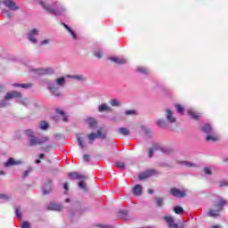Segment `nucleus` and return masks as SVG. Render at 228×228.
I'll return each instance as SVG.
<instances>
[{"label":"nucleus","mask_w":228,"mask_h":228,"mask_svg":"<svg viewBox=\"0 0 228 228\" xmlns=\"http://www.w3.org/2000/svg\"><path fill=\"white\" fill-rule=\"evenodd\" d=\"M40 4L48 13H53V15H63L65 13V9L59 2H55L52 5H47L45 2L40 1Z\"/></svg>","instance_id":"nucleus-1"},{"label":"nucleus","mask_w":228,"mask_h":228,"mask_svg":"<svg viewBox=\"0 0 228 228\" xmlns=\"http://www.w3.org/2000/svg\"><path fill=\"white\" fill-rule=\"evenodd\" d=\"M25 134L28 136V142L31 146L42 145V143H45V142L49 141V138L45 136L40 138L35 137V133L31 129L26 130Z\"/></svg>","instance_id":"nucleus-2"},{"label":"nucleus","mask_w":228,"mask_h":228,"mask_svg":"<svg viewBox=\"0 0 228 228\" xmlns=\"http://www.w3.org/2000/svg\"><path fill=\"white\" fill-rule=\"evenodd\" d=\"M63 85H65V77H61L57 78L55 82H49L48 88L55 97H60V87L58 86H63Z\"/></svg>","instance_id":"nucleus-3"},{"label":"nucleus","mask_w":228,"mask_h":228,"mask_svg":"<svg viewBox=\"0 0 228 228\" xmlns=\"http://www.w3.org/2000/svg\"><path fill=\"white\" fill-rule=\"evenodd\" d=\"M201 131L208 134L206 138L207 142H218V140H220V137L215 134V130L209 124H206L205 126H201Z\"/></svg>","instance_id":"nucleus-4"},{"label":"nucleus","mask_w":228,"mask_h":228,"mask_svg":"<svg viewBox=\"0 0 228 228\" xmlns=\"http://www.w3.org/2000/svg\"><path fill=\"white\" fill-rule=\"evenodd\" d=\"M225 204H227V201L222 198H219L217 203L215 205V208H216V209H210L208 211V216H220V211L224 210V207L225 206Z\"/></svg>","instance_id":"nucleus-5"},{"label":"nucleus","mask_w":228,"mask_h":228,"mask_svg":"<svg viewBox=\"0 0 228 228\" xmlns=\"http://www.w3.org/2000/svg\"><path fill=\"white\" fill-rule=\"evenodd\" d=\"M155 151H160L164 154H170L172 152V149L167 146H161L159 143L153 144V148H150L149 150V158H152Z\"/></svg>","instance_id":"nucleus-6"},{"label":"nucleus","mask_w":228,"mask_h":228,"mask_svg":"<svg viewBox=\"0 0 228 228\" xmlns=\"http://www.w3.org/2000/svg\"><path fill=\"white\" fill-rule=\"evenodd\" d=\"M22 94L20 92L12 91L6 94L4 100L0 102V108H4L8 104V100L10 99H20Z\"/></svg>","instance_id":"nucleus-7"},{"label":"nucleus","mask_w":228,"mask_h":228,"mask_svg":"<svg viewBox=\"0 0 228 228\" xmlns=\"http://www.w3.org/2000/svg\"><path fill=\"white\" fill-rule=\"evenodd\" d=\"M87 138L89 140V143L93 144L94 140H97V138H106V134H102V130H98V132L95 133H91L89 134H87Z\"/></svg>","instance_id":"nucleus-8"},{"label":"nucleus","mask_w":228,"mask_h":228,"mask_svg":"<svg viewBox=\"0 0 228 228\" xmlns=\"http://www.w3.org/2000/svg\"><path fill=\"white\" fill-rule=\"evenodd\" d=\"M157 174H158V171L156 169H150L144 173L140 174L139 179H140V181H143V179H147V178L151 177V175H157Z\"/></svg>","instance_id":"nucleus-9"},{"label":"nucleus","mask_w":228,"mask_h":228,"mask_svg":"<svg viewBox=\"0 0 228 228\" xmlns=\"http://www.w3.org/2000/svg\"><path fill=\"white\" fill-rule=\"evenodd\" d=\"M3 4H4L6 8H9V10H12V12L19 10V6H17V4L13 0H4Z\"/></svg>","instance_id":"nucleus-10"},{"label":"nucleus","mask_w":228,"mask_h":228,"mask_svg":"<svg viewBox=\"0 0 228 228\" xmlns=\"http://www.w3.org/2000/svg\"><path fill=\"white\" fill-rule=\"evenodd\" d=\"M173 197H176L177 199H183L186 195V192L184 191H181L176 188H172L170 191Z\"/></svg>","instance_id":"nucleus-11"},{"label":"nucleus","mask_w":228,"mask_h":228,"mask_svg":"<svg viewBox=\"0 0 228 228\" xmlns=\"http://www.w3.org/2000/svg\"><path fill=\"white\" fill-rule=\"evenodd\" d=\"M38 35V30L34 28L28 34V38L32 44H37V38H35Z\"/></svg>","instance_id":"nucleus-12"},{"label":"nucleus","mask_w":228,"mask_h":228,"mask_svg":"<svg viewBox=\"0 0 228 228\" xmlns=\"http://www.w3.org/2000/svg\"><path fill=\"white\" fill-rule=\"evenodd\" d=\"M37 74H39V76H44L45 74L51 75L54 73V70L52 68H46V69H36Z\"/></svg>","instance_id":"nucleus-13"},{"label":"nucleus","mask_w":228,"mask_h":228,"mask_svg":"<svg viewBox=\"0 0 228 228\" xmlns=\"http://www.w3.org/2000/svg\"><path fill=\"white\" fill-rule=\"evenodd\" d=\"M164 219L167 223L169 228H179V225H177V224L174 223V217L165 216Z\"/></svg>","instance_id":"nucleus-14"},{"label":"nucleus","mask_w":228,"mask_h":228,"mask_svg":"<svg viewBox=\"0 0 228 228\" xmlns=\"http://www.w3.org/2000/svg\"><path fill=\"white\" fill-rule=\"evenodd\" d=\"M110 61H114V63H118V65H124V63H127V61L122 57H110Z\"/></svg>","instance_id":"nucleus-15"},{"label":"nucleus","mask_w":228,"mask_h":228,"mask_svg":"<svg viewBox=\"0 0 228 228\" xmlns=\"http://www.w3.org/2000/svg\"><path fill=\"white\" fill-rule=\"evenodd\" d=\"M47 209H49L50 211H61V206L55 202H52L48 205Z\"/></svg>","instance_id":"nucleus-16"},{"label":"nucleus","mask_w":228,"mask_h":228,"mask_svg":"<svg viewBox=\"0 0 228 228\" xmlns=\"http://www.w3.org/2000/svg\"><path fill=\"white\" fill-rule=\"evenodd\" d=\"M20 163H22V161H20V160L15 161V159H13V158H10V159L4 163V167H12V165H20Z\"/></svg>","instance_id":"nucleus-17"},{"label":"nucleus","mask_w":228,"mask_h":228,"mask_svg":"<svg viewBox=\"0 0 228 228\" xmlns=\"http://www.w3.org/2000/svg\"><path fill=\"white\" fill-rule=\"evenodd\" d=\"M86 122L87 125H89V127H91V129H95V126H97V121H95L94 118H89L86 119Z\"/></svg>","instance_id":"nucleus-18"},{"label":"nucleus","mask_w":228,"mask_h":228,"mask_svg":"<svg viewBox=\"0 0 228 228\" xmlns=\"http://www.w3.org/2000/svg\"><path fill=\"white\" fill-rule=\"evenodd\" d=\"M69 179H78V180H82V179H85V175H80V174H78V173H76V172H74V173H69Z\"/></svg>","instance_id":"nucleus-19"},{"label":"nucleus","mask_w":228,"mask_h":228,"mask_svg":"<svg viewBox=\"0 0 228 228\" xmlns=\"http://www.w3.org/2000/svg\"><path fill=\"white\" fill-rule=\"evenodd\" d=\"M188 115L193 118V120H199V118H200V113H195V111H193V110L190 109L188 110Z\"/></svg>","instance_id":"nucleus-20"},{"label":"nucleus","mask_w":228,"mask_h":228,"mask_svg":"<svg viewBox=\"0 0 228 228\" xmlns=\"http://www.w3.org/2000/svg\"><path fill=\"white\" fill-rule=\"evenodd\" d=\"M56 114L61 115V117L62 118L63 122H67L69 120L68 117H67V114H65V111H63L60 109H56Z\"/></svg>","instance_id":"nucleus-21"},{"label":"nucleus","mask_w":228,"mask_h":228,"mask_svg":"<svg viewBox=\"0 0 228 228\" xmlns=\"http://www.w3.org/2000/svg\"><path fill=\"white\" fill-rule=\"evenodd\" d=\"M133 193L134 195H142V185L141 184H136L134 189H133Z\"/></svg>","instance_id":"nucleus-22"},{"label":"nucleus","mask_w":228,"mask_h":228,"mask_svg":"<svg viewBox=\"0 0 228 228\" xmlns=\"http://www.w3.org/2000/svg\"><path fill=\"white\" fill-rule=\"evenodd\" d=\"M118 133H119V134H122L123 136H129V129L126 127L118 128Z\"/></svg>","instance_id":"nucleus-23"},{"label":"nucleus","mask_w":228,"mask_h":228,"mask_svg":"<svg viewBox=\"0 0 228 228\" xmlns=\"http://www.w3.org/2000/svg\"><path fill=\"white\" fill-rule=\"evenodd\" d=\"M155 201L157 204V208H162L164 202H165V199L163 198H159V197H155Z\"/></svg>","instance_id":"nucleus-24"},{"label":"nucleus","mask_w":228,"mask_h":228,"mask_svg":"<svg viewBox=\"0 0 228 228\" xmlns=\"http://www.w3.org/2000/svg\"><path fill=\"white\" fill-rule=\"evenodd\" d=\"M12 86L16 88H31V84H12Z\"/></svg>","instance_id":"nucleus-25"},{"label":"nucleus","mask_w":228,"mask_h":228,"mask_svg":"<svg viewBox=\"0 0 228 228\" xmlns=\"http://www.w3.org/2000/svg\"><path fill=\"white\" fill-rule=\"evenodd\" d=\"M62 25L66 29H68L70 32V35L73 37L74 40H76V38H77L76 32H74V30H72V28H70V27H69L67 24L62 23Z\"/></svg>","instance_id":"nucleus-26"},{"label":"nucleus","mask_w":228,"mask_h":228,"mask_svg":"<svg viewBox=\"0 0 228 228\" xmlns=\"http://www.w3.org/2000/svg\"><path fill=\"white\" fill-rule=\"evenodd\" d=\"M167 118L171 123L175 122V118L172 117V110H167Z\"/></svg>","instance_id":"nucleus-27"},{"label":"nucleus","mask_w":228,"mask_h":228,"mask_svg":"<svg viewBox=\"0 0 228 228\" xmlns=\"http://www.w3.org/2000/svg\"><path fill=\"white\" fill-rule=\"evenodd\" d=\"M47 193H51V181H49L46 187H43V194L47 195Z\"/></svg>","instance_id":"nucleus-28"},{"label":"nucleus","mask_w":228,"mask_h":228,"mask_svg":"<svg viewBox=\"0 0 228 228\" xmlns=\"http://www.w3.org/2000/svg\"><path fill=\"white\" fill-rule=\"evenodd\" d=\"M77 142L80 149H85L86 147V144L85 143V139L83 137H77Z\"/></svg>","instance_id":"nucleus-29"},{"label":"nucleus","mask_w":228,"mask_h":228,"mask_svg":"<svg viewBox=\"0 0 228 228\" xmlns=\"http://www.w3.org/2000/svg\"><path fill=\"white\" fill-rule=\"evenodd\" d=\"M99 111L102 113V111H110V107L107 104H102L99 106Z\"/></svg>","instance_id":"nucleus-30"},{"label":"nucleus","mask_w":228,"mask_h":228,"mask_svg":"<svg viewBox=\"0 0 228 228\" xmlns=\"http://www.w3.org/2000/svg\"><path fill=\"white\" fill-rule=\"evenodd\" d=\"M174 211L176 215H183V213H184V209H183V208H181L180 206H175L174 208Z\"/></svg>","instance_id":"nucleus-31"},{"label":"nucleus","mask_w":228,"mask_h":228,"mask_svg":"<svg viewBox=\"0 0 228 228\" xmlns=\"http://www.w3.org/2000/svg\"><path fill=\"white\" fill-rule=\"evenodd\" d=\"M119 216H121L122 220H127V210L126 209L119 210Z\"/></svg>","instance_id":"nucleus-32"},{"label":"nucleus","mask_w":228,"mask_h":228,"mask_svg":"<svg viewBox=\"0 0 228 228\" xmlns=\"http://www.w3.org/2000/svg\"><path fill=\"white\" fill-rule=\"evenodd\" d=\"M17 102H19L20 104H22L23 106H28V104H29V100L28 99H19L17 100Z\"/></svg>","instance_id":"nucleus-33"},{"label":"nucleus","mask_w":228,"mask_h":228,"mask_svg":"<svg viewBox=\"0 0 228 228\" xmlns=\"http://www.w3.org/2000/svg\"><path fill=\"white\" fill-rule=\"evenodd\" d=\"M39 127L40 129H43L44 131H45V129L49 128V123H47L46 121H43L40 123Z\"/></svg>","instance_id":"nucleus-34"},{"label":"nucleus","mask_w":228,"mask_h":228,"mask_svg":"<svg viewBox=\"0 0 228 228\" xmlns=\"http://www.w3.org/2000/svg\"><path fill=\"white\" fill-rule=\"evenodd\" d=\"M137 72H140L141 74H149V69L146 68L139 67L137 68Z\"/></svg>","instance_id":"nucleus-35"},{"label":"nucleus","mask_w":228,"mask_h":228,"mask_svg":"<svg viewBox=\"0 0 228 228\" xmlns=\"http://www.w3.org/2000/svg\"><path fill=\"white\" fill-rule=\"evenodd\" d=\"M175 108L177 110V113H180V115H183L184 113V109L183 108V106L176 104Z\"/></svg>","instance_id":"nucleus-36"},{"label":"nucleus","mask_w":228,"mask_h":228,"mask_svg":"<svg viewBox=\"0 0 228 228\" xmlns=\"http://www.w3.org/2000/svg\"><path fill=\"white\" fill-rule=\"evenodd\" d=\"M180 165H184V167H195V164H193L191 162L185 161V160L184 161H181Z\"/></svg>","instance_id":"nucleus-37"},{"label":"nucleus","mask_w":228,"mask_h":228,"mask_svg":"<svg viewBox=\"0 0 228 228\" xmlns=\"http://www.w3.org/2000/svg\"><path fill=\"white\" fill-rule=\"evenodd\" d=\"M68 77H72L73 79H77V81H83L84 77L81 75H76V76H69Z\"/></svg>","instance_id":"nucleus-38"},{"label":"nucleus","mask_w":228,"mask_h":228,"mask_svg":"<svg viewBox=\"0 0 228 228\" xmlns=\"http://www.w3.org/2000/svg\"><path fill=\"white\" fill-rule=\"evenodd\" d=\"M157 125L159 126V127H165V126H167V123L165 122V120L159 119L158 120Z\"/></svg>","instance_id":"nucleus-39"},{"label":"nucleus","mask_w":228,"mask_h":228,"mask_svg":"<svg viewBox=\"0 0 228 228\" xmlns=\"http://www.w3.org/2000/svg\"><path fill=\"white\" fill-rule=\"evenodd\" d=\"M110 105L113 106V107H118L120 106V102H118L117 100L113 99L110 101Z\"/></svg>","instance_id":"nucleus-40"},{"label":"nucleus","mask_w":228,"mask_h":228,"mask_svg":"<svg viewBox=\"0 0 228 228\" xmlns=\"http://www.w3.org/2000/svg\"><path fill=\"white\" fill-rule=\"evenodd\" d=\"M31 172H33V168L32 167H28V170H26L23 174V177H28V175H29V174H31Z\"/></svg>","instance_id":"nucleus-41"},{"label":"nucleus","mask_w":228,"mask_h":228,"mask_svg":"<svg viewBox=\"0 0 228 228\" xmlns=\"http://www.w3.org/2000/svg\"><path fill=\"white\" fill-rule=\"evenodd\" d=\"M1 200H10V195L8 194H0Z\"/></svg>","instance_id":"nucleus-42"},{"label":"nucleus","mask_w":228,"mask_h":228,"mask_svg":"<svg viewBox=\"0 0 228 228\" xmlns=\"http://www.w3.org/2000/svg\"><path fill=\"white\" fill-rule=\"evenodd\" d=\"M21 228H31V226L29 225V223H28V221H24L21 225Z\"/></svg>","instance_id":"nucleus-43"},{"label":"nucleus","mask_w":228,"mask_h":228,"mask_svg":"<svg viewBox=\"0 0 228 228\" xmlns=\"http://www.w3.org/2000/svg\"><path fill=\"white\" fill-rule=\"evenodd\" d=\"M15 213H16L17 218H18L19 220H20V218H22V215H20V209L16 208Z\"/></svg>","instance_id":"nucleus-44"},{"label":"nucleus","mask_w":228,"mask_h":228,"mask_svg":"<svg viewBox=\"0 0 228 228\" xmlns=\"http://www.w3.org/2000/svg\"><path fill=\"white\" fill-rule=\"evenodd\" d=\"M116 167L118 168H124V167H126V165L124 164V162H116Z\"/></svg>","instance_id":"nucleus-45"},{"label":"nucleus","mask_w":228,"mask_h":228,"mask_svg":"<svg viewBox=\"0 0 228 228\" xmlns=\"http://www.w3.org/2000/svg\"><path fill=\"white\" fill-rule=\"evenodd\" d=\"M78 186L81 188V190H86V184H85L84 182H79Z\"/></svg>","instance_id":"nucleus-46"},{"label":"nucleus","mask_w":228,"mask_h":228,"mask_svg":"<svg viewBox=\"0 0 228 228\" xmlns=\"http://www.w3.org/2000/svg\"><path fill=\"white\" fill-rule=\"evenodd\" d=\"M94 56H96V58H102V53H101V51H96L94 52Z\"/></svg>","instance_id":"nucleus-47"},{"label":"nucleus","mask_w":228,"mask_h":228,"mask_svg":"<svg viewBox=\"0 0 228 228\" xmlns=\"http://www.w3.org/2000/svg\"><path fill=\"white\" fill-rule=\"evenodd\" d=\"M3 15L8 18L12 17V13H10V11H4Z\"/></svg>","instance_id":"nucleus-48"},{"label":"nucleus","mask_w":228,"mask_h":228,"mask_svg":"<svg viewBox=\"0 0 228 228\" xmlns=\"http://www.w3.org/2000/svg\"><path fill=\"white\" fill-rule=\"evenodd\" d=\"M204 172L207 175H211V169L209 167H205Z\"/></svg>","instance_id":"nucleus-49"},{"label":"nucleus","mask_w":228,"mask_h":228,"mask_svg":"<svg viewBox=\"0 0 228 228\" xmlns=\"http://www.w3.org/2000/svg\"><path fill=\"white\" fill-rule=\"evenodd\" d=\"M63 188L65 190L64 193L65 195H67V191H69V183H65Z\"/></svg>","instance_id":"nucleus-50"},{"label":"nucleus","mask_w":228,"mask_h":228,"mask_svg":"<svg viewBox=\"0 0 228 228\" xmlns=\"http://www.w3.org/2000/svg\"><path fill=\"white\" fill-rule=\"evenodd\" d=\"M126 115H136V111H134V110H126Z\"/></svg>","instance_id":"nucleus-51"},{"label":"nucleus","mask_w":228,"mask_h":228,"mask_svg":"<svg viewBox=\"0 0 228 228\" xmlns=\"http://www.w3.org/2000/svg\"><path fill=\"white\" fill-rule=\"evenodd\" d=\"M84 161H86V162L90 161V155L88 154L84 155Z\"/></svg>","instance_id":"nucleus-52"},{"label":"nucleus","mask_w":228,"mask_h":228,"mask_svg":"<svg viewBox=\"0 0 228 228\" xmlns=\"http://www.w3.org/2000/svg\"><path fill=\"white\" fill-rule=\"evenodd\" d=\"M46 44H49V39H45L41 41V45H46Z\"/></svg>","instance_id":"nucleus-53"},{"label":"nucleus","mask_w":228,"mask_h":228,"mask_svg":"<svg viewBox=\"0 0 228 228\" xmlns=\"http://www.w3.org/2000/svg\"><path fill=\"white\" fill-rule=\"evenodd\" d=\"M44 158H45V154L41 153V154L39 155V159H44Z\"/></svg>","instance_id":"nucleus-54"},{"label":"nucleus","mask_w":228,"mask_h":228,"mask_svg":"<svg viewBox=\"0 0 228 228\" xmlns=\"http://www.w3.org/2000/svg\"><path fill=\"white\" fill-rule=\"evenodd\" d=\"M220 186H227V183L226 182H221L220 183Z\"/></svg>","instance_id":"nucleus-55"},{"label":"nucleus","mask_w":228,"mask_h":228,"mask_svg":"<svg viewBox=\"0 0 228 228\" xmlns=\"http://www.w3.org/2000/svg\"><path fill=\"white\" fill-rule=\"evenodd\" d=\"M148 193H150L151 195H152V193H154V190L149 189V190H148Z\"/></svg>","instance_id":"nucleus-56"},{"label":"nucleus","mask_w":228,"mask_h":228,"mask_svg":"<svg viewBox=\"0 0 228 228\" xmlns=\"http://www.w3.org/2000/svg\"><path fill=\"white\" fill-rule=\"evenodd\" d=\"M40 163H41L40 159H37V160H36V164H37V165H38V164H40Z\"/></svg>","instance_id":"nucleus-57"},{"label":"nucleus","mask_w":228,"mask_h":228,"mask_svg":"<svg viewBox=\"0 0 228 228\" xmlns=\"http://www.w3.org/2000/svg\"><path fill=\"white\" fill-rule=\"evenodd\" d=\"M66 202H70V199H66V200H65Z\"/></svg>","instance_id":"nucleus-58"},{"label":"nucleus","mask_w":228,"mask_h":228,"mask_svg":"<svg viewBox=\"0 0 228 228\" xmlns=\"http://www.w3.org/2000/svg\"><path fill=\"white\" fill-rule=\"evenodd\" d=\"M212 228H220V226L215 225V226H213Z\"/></svg>","instance_id":"nucleus-59"},{"label":"nucleus","mask_w":228,"mask_h":228,"mask_svg":"<svg viewBox=\"0 0 228 228\" xmlns=\"http://www.w3.org/2000/svg\"><path fill=\"white\" fill-rule=\"evenodd\" d=\"M101 228H106V225H100Z\"/></svg>","instance_id":"nucleus-60"},{"label":"nucleus","mask_w":228,"mask_h":228,"mask_svg":"<svg viewBox=\"0 0 228 228\" xmlns=\"http://www.w3.org/2000/svg\"><path fill=\"white\" fill-rule=\"evenodd\" d=\"M3 90V86H0V92Z\"/></svg>","instance_id":"nucleus-61"},{"label":"nucleus","mask_w":228,"mask_h":228,"mask_svg":"<svg viewBox=\"0 0 228 228\" xmlns=\"http://www.w3.org/2000/svg\"><path fill=\"white\" fill-rule=\"evenodd\" d=\"M0 174H3V172H0Z\"/></svg>","instance_id":"nucleus-62"},{"label":"nucleus","mask_w":228,"mask_h":228,"mask_svg":"<svg viewBox=\"0 0 228 228\" xmlns=\"http://www.w3.org/2000/svg\"><path fill=\"white\" fill-rule=\"evenodd\" d=\"M183 226L182 225L181 228H183Z\"/></svg>","instance_id":"nucleus-63"}]
</instances>
